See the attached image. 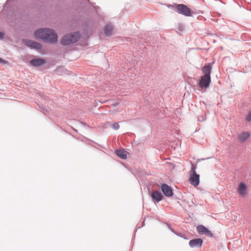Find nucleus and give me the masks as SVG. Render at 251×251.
<instances>
[{
  "label": "nucleus",
  "instance_id": "obj_8",
  "mask_svg": "<svg viewBox=\"0 0 251 251\" xmlns=\"http://www.w3.org/2000/svg\"><path fill=\"white\" fill-rule=\"evenodd\" d=\"M203 240L201 238L191 240L189 245L191 248L201 247L202 246Z\"/></svg>",
  "mask_w": 251,
  "mask_h": 251
},
{
  "label": "nucleus",
  "instance_id": "obj_17",
  "mask_svg": "<svg viewBox=\"0 0 251 251\" xmlns=\"http://www.w3.org/2000/svg\"><path fill=\"white\" fill-rule=\"evenodd\" d=\"M246 120L248 122H251V111L246 115Z\"/></svg>",
  "mask_w": 251,
  "mask_h": 251
},
{
  "label": "nucleus",
  "instance_id": "obj_2",
  "mask_svg": "<svg viewBox=\"0 0 251 251\" xmlns=\"http://www.w3.org/2000/svg\"><path fill=\"white\" fill-rule=\"evenodd\" d=\"M80 38L78 32L68 34L64 36L61 40V43L63 45H68L76 42Z\"/></svg>",
  "mask_w": 251,
  "mask_h": 251
},
{
  "label": "nucleus",
  "instance_id": "obj_16",
  "mask_svg": "<svg viewBox=\"0 0 251 251\" xmlns=\"http://www.w3.org/2000/svg\"><path fill=\"white\" fill-rule=\"evenodd\" d=\"M212 67L210 65H207L204 66L202 71V72L205 74L204 75H207V76H210V74L211 71Z\"/></svg>",
  "mask_w": 251,
  "mask_h": 251
},
{
  "label": "nucleus",
  "instance_id": "obj_3",
  "mask_svg": "<svg viewBox=\"0 0 251 251\" xmlns=\"http://www.w3.org/2000/svg\"><path fill=\"white\" fill-rule=\"evenodd\" d=\"M196 166H194L191 168L189 181L190 183L194 187L197 186L200 183V175L196 174Z\"/></svg>",
  "mask_w": 251,
  "mask_h": 251
},
{
  "label": "nucleus",
  "instance_id": "obj_20",
  "mask_svg": "<svg viewBox=\"0 0 251 251\" xmlns=\"http://www.w3.org/2000/svg\"><path fill=\"white\" fill-rule=\"evenodd\" d=\"M3 34L0 32V38H2L3 37Z\"/></svg>",
  "mask_w": 251,
  "mask_h": 251
},
{
  "label": "nucleus",
  "instance_id": "obj_7",
  "mask_svg": "<svg viewBox=\"0 0 251 251\" xmlns=\"http://www.w3.org/2000/svg\"><path fill=\"white\" fill-rule=\"evenodd\" d=\"M211 81L210 76L207 75H203L201 79L199 85L201 88H206L208 87L209 84Z\"/></svg>",
  "mask_w": 251,
  "mask_h": 251
},
{
  "label": "nucleus",
  "instance_id": "obj_5",
  "mask_svg": "<svg viewBox=\"0 0 251 251\" xmlns=\"http://www.w3.org/2000/svg\"><path fill=\"white\" fill-rule=\"evenodd\" d=\"M23 42L24 44L31 49L38 50L41 49L42 47L40 43L31 40L23 39Z\"/></svg>",
  "mask_w": 251,
  "mask_h": 251
},
{
  "label": "nucleus",
  "instance_id": "obj_13",
  "mask_svg": "<svg viewBox=\"0 0 251 251\" xmlns=\"http://www.w3.org/2000/svg\"><path fill=\"white\" fill-rule=\"evenodd\" d=\"M152 198L157 201H159L162 200V195L161 194V193L158 192V191H154L152 193L151 195Z\"/></svg>",
  "mask_w": 251,
  "mask_h": 251
},
{
  "label": "nucleus",
  "instance_id": "obj_10",
  "mask_svg": "<svg viewBox=\"0 0 251 251\" xmlns=\"http://www.w3.org/2000/svg\"><path fill=\"white\" fill-rule=\"evenodd\" d=\"M247 189V185L244 182H241L238 185L237 191L240 195L244 196L246 194Z\"/></svg>",
  "mask_w": 251,
  "mask_h": 251
},
{
  "label": "nucleus",
  "instance_id": "obj_11",
  "mask_svg": "<svg viewBox=\"0 0 251 251\" xmlns=\"http://www.w3.org/2000/svg\"><path fill=\"white\" fill-rule=\"evenodd\" d=\"M250 132H244L238 135V140L240 142H244L250 137Z\"/></svg>",
  "mask_w": 251,
  "mask_h": 251
},
{
  "label": "nucleus",
  "instance_id": "obj_9",
  "mask_svg": "<svg viewBox=\"0 0 251 251\" xmlns=\"http://www.w3.org/2000/svg\"><path fill=\"white\" fill-rule=\"evenodd\" d=\"M161 189L163 194L167 197H171L173 195L172 189L168 185L163 184L161 186Z\"/></svg>",
  "mask_w": 251,
  "mask_h": 251
},
{
  "label": "nucleus",
  "instance_id": "obj_4",
  "mask_svg": "<svg viewBox=\"0 0 251 251\" xmlns=\"http://www.w3.org/2000/svg\"><path fill=\"white\" fill-rule=\"evenodd\" d=\"M177 12L185 16H192L193 12L187 6L183 4H180L177 6Z\"/></svg>",
  "mask_w": 251,
  "mask_h": 251
},
{
  "label": "nucleus",
  "instance_id": "obj_15",
  "mask_svg": "<svg viewBox=\"0 0 251 251\" xmlns=\"http://www.w3.org/2000/svg\"><path fill=\"white\" fill-rule=\"evenodd\" d=\"M113 30V26L111 25H107L104 28V33L106 36H110L112 34Z\"/></svg>",
  "mask_w": 251,
  "mask_h": 251
},
{
  "label": "nucleus",
  "instance_id": "obj_18",
  "mask_svg": "<svg viewBox=\"0 0 251 251\" xmlns=\"http://www.w3.org/2000/svg\"><path fill=\"white\" fill-rule=\"evenodd\" d=\"M112 127L114 129L117 130V129L119 128L120 126H119V125L118 123H114V124H113Z\"/></svg>",
  "mask_w": 251,
  "mask_h": 251
},
{
  "label": "nucleus",
  "instance_id": "obj_14",
  "mask_svg": "<svg viewBox=\"0 0 251 251\" xmlns=\"http://www.w3.org/2000/svg\"><path fill=\"white\" fill-rule=\"evenodd\" d=\"M116 154L121 158L122 159H126L127 158V152L126 151L124 150H117L116 151Z\"/></svg>",
  "mask_w": 251,
  "mask_h": 251
},
{
  "label": "nucleus",
  "instance_id": "obj_12",
  "mask_svg": "<svg viewBox=\"0 0 251 251\" xmlns=\"http://www.w3.org/2000/svg\"><path fill=\"white\" fill-rule=\"evenodd\" d=\"M45 61L44 59L41 58H38L32 60L30 61V64L35 67L40 66L44 64H45Z\"/></svg>",
  "mask_w": 251,
  "mask_h": 251
},
{
  "label": "nucleus",
  "instance_id": "obj_19",
  "mask_svg": "<svg viewBox=\"0 0 251 251\" xmlns=\"http://www.w3.org/2000/svg\"><path fill=\"white\" fill-rule=\"evenodd\" d=\"M7 63V62L3 59L0 58V64H6Z\"/></svg>",
  "mask_w": 251,
  "mask_h": 251
},
{
  "label": "nucleus",
  "instance_id": "obj_6",
  "mask_svg": "<svg viewBox=\"0 0 251 251\" xmlns=\"http://www.w3.org/2000/svg\"><path fill=\"white\" fill-rule=\"evenodd\" d=\"M197 230L200 234L206 235L209 237H212L213 236L212 232L203 225H199L197 226Z\"/></svg>",
  "mask_w": 251,
  "mask_h": 251
},
{
  "label": "nucleus",
  "instance_id": "obj_1",
  "mask_svg": "<svg viewBox=\"0 0 251 251\" xmlns=\"http://www.w3.org/2000/svg\"><path fill=\"white\" fill-rule=\"evenodd\" d=\"M34 35L37 38L41 39L50 43H55L57 41V35L51 29H39L35 32Z\"/></svg>",
  "mask_w": 251,
  "mask_h": 251
}]
</instances>
